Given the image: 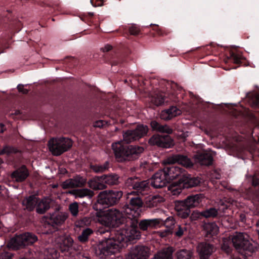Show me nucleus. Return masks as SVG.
<instances>
[{
    "label": "nucleus",
    "instance_id": "1",
    "mask_svg": "<svg viewBox=\"0 0 259 259\" xmlns=\"http://www.w3.org/2000/svg\"><path fill=\"white\" fill-rule=\"evenodd\" d=\"M135 191L127 192V198H130V205H125L123 213L126 217V225L117 230L114 236L100 242L96 249V253L101 258L118 252L120 249L127 245L131 240L139 238L140 233L138 230L137 218L140 215V208L143 202L139 197L130 198Z\"/></svg>",
    "mask_w": 259,
    "mask_h": 259
},
{
    "label": "nucleus",
    "instance_id": "2",
    "mask_svg": "<svg viewBox=\"0 0 259 259\" xmlns=\"http://www.w3.org/2000/svg\"><path fill=\"white\" fill-rule=\"evenodd\" d=\"M112 147L116 158L119 161L132 160L144 151V148L139 146L123 145L122 141L113 143Z\"/></svg>",
    "mask_w": 259,
    "mask_h": 259
},
{
    "label": "nucleus",
    "instance_id": "3",
    "mask_svg": "<svg viewBox=\"0 0 259 259\" xmlns=\"http://www.w3.org/2000/svg\"><path fill=\"white\" fill-rule=\"evenodd\" d=\"M99 222L106 226L116 227L123 223L127 218L123 212L116 209H109L102 212L98 213Z\"/></svg>",
    "mask_w": 259,
    "mask_h": 259
},
{
    "label": "nucleus",
    "instance_id": "4",
    "mask_svg": "<svg viewBox=\"0 0 259 259\" xmlns=\"http://www.w3.org/2000/svg\"><path fill=\"white\" fill-rule=\"evenodd\" d=\"M231 239L234 247L240 251L246 250L252 253L258 247L257 243L246 233L236 232L231 236Z\"/></svg>",
    "mask_w": 259,
    "mask_h": 259
},
{
    "label": "nucleus",
    "instance_id": "5",
    "mask_svg": "<svg viewBox=\"0 0 259 259\" xmlns=\"http://www.w3.org/2000/svg\"><path fill=\"white\" fill-rule=\"evenodd\" d=\"M48 146L52 154L59 156L72 147V141L68 138H53L48 141Z\"/></svg>",
    "mask_w": 259,
    "mask_h": 259
},
{
    "label": "nucleus",
    "instance_id": "6",
    "mask_svg": "<svg viewBox=\"0 0 259 259\" xmlns=\"http://www.w3.org/2000/svg\"><path fill=\"white\" fill-rule=\"evenodd\" d=\"M200 183V179L198 178H192L190 176L185 172L183 177L180 178L178 185L176 183L171 184L169 187V189L173 192L174 194H179L181 192L182 188H189L195 187Z\"/></svg>",
    "mask_w": 259,
    "mask_h": 259
},
{
    "label": "nucleus",
    "instance_id": "7",
    "mask_svg": "<svg viewBox=\"0 0 259 259\" xmlns=\"http://www.w3.org/2000/svg\"><path fill=\"white\" fill-rule=\"evenodd\" d=\"M120 191H104L98 196L97 203L103 206L112 205L115 204L122 197Z\"/></svg>",
    "mask_w": 259,
    "mask_h": 259
},
{
    "label": "nucleus",
    "instance_id": "8",
    "mask_svg": "<svg viewBox=\"0 0 259 259\" xmlns=\"http://www.w3.org/2000/svg\"><path fill=\"white\" fill-rule=\"evenodd\" d=\"M37 240L35 235L26 233L12 238L8 244V246L14 249H18L23 246L31 244Z\"/></svg>",
    "mask_w": 259,
    "mask_h": 259
},
{
    "label": "nucleus",
    "instance_id": "9",
    "mask_svg": "<svg viewBox=\"0 0 259 259\" xmlns=\"http://www.w3.org/2000/svg\"><path fill=\"white\" fill-rule=\"evenodd\" d=\"M148 131L147 125H139L135 130L123 132V140L126 143H132L145 136Z\"/></svg>",
    "mask_w": 259,
    "mask_h": 259
},
{
    "label": "nucleus",
    "instance_id": "10",
    "mask_svg": "<svg viewBox=\"0 0 259 259\" xmlns=\"http://www.w3.org/2000/svg\"><path fill=\"white\" fill-rule=\"evenodd\" d=\"M149 143L151 145H156L163 148H169L173 145V141L169 136L153 135L149 140Z\"/></svg>",
    "mask_w": 259,
    "mask_h": 259
},
{
    "label": "nucleus",
    "instance_id": "11",
    "mask_svg": "<svg viewBox=\"0 0 259 259\" xmlns=\"http://www.w3.org/2000/svg\"><path fill=\"white\" fill-rule=\"evenodd\" d=\"M229 206L228 205H225L224 203H222L218 210L214 208H210L201 212L195 211L193 212L192 215L194 218H200L201 217H203L206 218H213L218 214V211L224 212Z\"/></svg>",
    "mask_w": 259,
    "mask_h": 259
},
{
    "label": "nucleus",
    "instance_id": "12",
    "mask_svg": "<svg viewBox=\"0 0 259 259\" xmlns=\"http://www.w3.org/2000/svg\"><path fill=\"white\" fill-rule=\"evenodd\" d=\"M68 218V214L65 212H55L50 214L47 219L48 223L54 227L63 224Z\"/></svg>",
    "mask_w": 259,
    "mask_h": 259
},
{
    "label": "nucleus",
    "instance_id": "13",
    "mask_svg": "<svg viewBox=\"0 0 259 259\" xmlns=\"http://www.w3.org/2000/svg\"><path fill=\"white\" fill-rule=\"evenodd\" d=\"M169 182L163 169L160 170L155 173L151 180V185L155 188H162Z\"/></svg>",
    "mask_w": 259,
    "mask_h": 259
},
{
    "label": "nucleus",
    "instance_id": "14",
    "mask_svg": "<svg viewBox=\"0 0 259 259\" xmlns=\"http://www.w3.org/2000/svg\"><path fill=\"white\" fill-rule=\"evenodd\" d=\"M163 169L169 182L177 178H181L185 172L183 168L175 165L166 166Z\"/></svg>",
    "mask_w": 259,
    "mask_h": 259
},
{
    "label": "nucleus",
    "instance_id": "15",
    "mask_svg": "<svg viewBox=\"0 0 259 259\" xmlns=\"http://www.w3.org/2000/svg\"><path fill=\"white\" fill-rule=\"evenodd\" d=\"M148 249L144 246L133 247L128 254L126 259H147Z\"/></svg>",
    "mask_w": 259,
    "mask_h": 259
},
{
    "label": "nucleus",
    "instance_id": "16",
    "mask_svg": "<svg viewBox=\"0 0 259 259\" xmlns=\"http://www.w3.org/2000/svg\"><path fill=\"white\" fill-rule=\"evenodd\" d=\"M204 199L203 194H196L188 196L183 201H179L178 206L180 205H185L187 208H190L198 206Z\"/></svg>",
    "mask_w": 259,
    "mask_h": 259
},
{
    "label": "nucleus",
    "instance_id": "17",
    "mask_svg": "<svg viewBox=\"0 0 259 259\" xmlns=\"http://www.w3.org/2000/svg\"><path fill=\"white\" fill-rule=\"evenodd\" d=\"M215 153L212 151L203 152L196 153L194 156L195 162L201 165H208L212 163V157Z\"/></svg>",
    "mask_w": 259,
    "mask_h": 259
},
{
    "label": "nucleus",
    "instance_id": "18",
    "mask_svg": "<svg viewBox=\"0 0 259 259\" xmlns=\"http://www.w3.org/2000/svg\"><path fill=\"white\" fill-rule=\"evenodd\" d=\"M213 251V247L207 243H199L197 247V251L200 259H208Z\"/></svg>",
    "mask_w": 259,
    "mask_h": 259
},
{
    "label": "nucleus",
    "instance_id": "19",
    "mask_svg": "<svg viewBox=\"0 0 259 259\" xmlns=\"http://www.w3.org/2000/svg\"><path fill=\"white\" fill-rule=\"evenodd\" d=\"M176 162H178L187 167H191L193 165V163L190 159L186 156L181 155H174L168 158L166 161V163H174Z\"/></svg>",
    "mask_w": 259,
    "mask_h": 259
},
{
    "label": "nucleus",
    "instance_id": "20",
    "mask_svg": "<svg viewBox=\"0 0 259 259\" xmlns=\"http://www.w3.org/2000/svg\"><path fill=\"white\" fill-rule=\"evenodd\" d=\"M162 220L160 219H147L141 221L139 224L141 230L145 231L159 224Z\"/></svg>",
    "mask_w": 259,
    "mask_h": 259
},
{
    "label": "nucleus",
    "instance_id": "21",
    "mask_svg": "<svg viewBox=\"0 0 259 259\" xmlns=\"http://www.w3.org/2000/svg\"><path fill=\"white\" fill-rule=\"evenodd\" d=\"M56 242L59 244L61 250L63 252L69 250L72 245L73 241L69 237L62 236L57 238Z\"/></svg>",
    "mask_w": 259,
    "mask_h": 259
},
{
    "label": "nucleus",
    "instance_id": "22",
    "mask_svg": "<svg viewBox=\"0 0 259 259\" xmlns=\"http://www.w3.org/2000/svg\"><path fill=\"white\" fill-rule=\"evenodd\" d=\"M88 184L89 187L94 190H103L106 188L104 183L103 177H96L90 180Z\"/></svg>",
    "mask_w": 259,
    "mask_h": 259
},
{
    "label": "nucleus",
    "instance_id": "23",
    "mask_svg": "<svg viewBox=\"0 0 259 259\" xmlns=\"http://www.w3.org/2000/svg\"><path fill=\"white\" fill-rule=\"evenodd\" d=\"M164 198L160 195H150L146 198L145 203L148 207H154L164 202Z\"/></svg>",
    "mask_w": 259,
    "mask_h": 259
},
{
    "label": "nucleus",
    "instance_id": "24",
    "mask_svg": "<svg viewBox=\"0 0 259 259\" xmlns=\"http://www.w3.org/2000/svg\"><path fill=\"white\" fill-rule=\"evenodd\" d=\"M27 169L25 167H22L16 170L12 174V178L16 182H22L28 176Z\"/></svg>",
    "mask_w": 259,
    "mask_h": 259
},
{
    "label": "nucleus",
    "instance_id": "25",
    "mask_svg": "<svg viewBox=\"0 0 259 259\" xmlns=\"http://www.w3.org/2000/svg\"><path fill=\"white\" fill-rule=\"evenodd\" d=\"M69 193L73 195L75 198H81L84 197L91 198L94 195L93 191L87 188L73 190L69 191Z\"/></svg>",
    "mask_w": 259,
    "mask_h": 259
},
{
    "label": "nucleus",
    "instance_id": "26",
    "mask_svg": "<svg viewBox=\"0 0 259 259\" xmlns=\"http://www.w3.org/2000/svg\"><path fill=\"white\" fill-rule=\"evenodd\" d=\"M51 200L49 198H45L41 200L38 199L36 206V212L40 214L45 213L50 208Z\"/></svg>",
    "mask_w": 259,
    "mask_h": 259
},
{
    "label": "nucleus",
    "instance_id": "27",
    "mask_svg": "<svg viewBox=\"0 0 259 259\" xmlns=\"http://www.w3.org/2000/svg\"><path fill=\"white\" fill-rule=\"evenodd\" d=\"M38 198L34 196H30L26 198L22 202V204L25 209L28 210H33L35 206H37Z\"/></svg>",
    "mask_w": 259,
    "mask_h": 259
},
{
    "label": "nucleus",
    "instance_id": "28",
    "mask_svg": "<svg viewBox=\"0 0 259 259\" xmlns=\"http://www.w3.org/2000/svg\"><path fill=\"white\" fill-rule=\"evenodd\" d=\"M174 249L172 247H167L159 251L153 259H172V254Z\"/></svg>",
    "mask_w": 259,
    "mask_h": 259
},
{
    "label": "nucleus",
    "instance_id": "29",
    "mask_svg": "<svg viewBox=\"0 0 259 259\" xmlns=\"http://www.w3.org/2000/svg\"><path fill=\"white\" fill-rule=\"evenodd\" d=\"M204 230L206 235L212 236L216 235L219 232V227L213 223H206L204 225Z\"/></svg>",
    "mask_w": 259,
    "mask_h": 259
},
{
    "label": "nucleus",
    "instance_id": "30",
    "mask_svg": "<svg viewBox=\"0 0 259 259\" xmlns=\"http://www.w3.org/2000/svg\"><path fill=\"white\" fill-rule=\"evenodd\" d=\"M179 201L176 202L175 205V208L178 211V215L182 218H187L189 215L190 212L189 208L186 207L185 205H180L179 207H177Z\"/></svg>",
    "mask_w": 259,
    "mask_h": 259
},
{
    "label": "nucleus",
    "instance_id": "31",
    "mask_svg": "<svg viewBox=\"0 0 259 259\" xmlns=\"http://www.w3.org/2000/svg\"><path fill=\"white\" fill-rule=\"evenodd\" d=\"M176 254L177 259H194L193 252L190 250L181 249Z\"/></svg>",
    "mask_w": 259,
    "mask_h": 259
},
{
    "label": "nucleus",
    "instance_id": "32",
    "mask_svg": "<svg viewBox=\"0 0 259 259\" xmlns=\"http://www.w3.org/2000/svg\"><path fill=\"white\" fill-rule=\"evenodd\" d=\"M104 183L113 185H116L118 183V177L116 175H110L108 176H103Z\"/></svg>",
    "mask_w": 259,
    "mask_h": 259
},
{
    "label": "nucleus",
    "instance_id": "33",
    "mask_svg": "<svg viewBox=\"0 0 259 259\" xmlns=\"http://www.w3.org/2000/svg\"><path fill=\"white\" fill-rule=\"evenodd\" d=\"M72 182V186L74 187H81L86 183V180L80 176H76L70 179Z\"/></svg>",
    "mask_w": 259,
    "mask_h": 259
},
{
    "label": "nucleus",
    "instance_id": "34",
    "mask_svg": "<svg viewBox=\"0 0 259 259\" xmlns=\"http://www.w3.org/2000/svg\"><path fill=\"white\" fill-rule=\"evenodd\" d=\"M148 189V183L147 181H140L138 180L137 184L135 187L134 190H136L138 192L142 193L143 191L146 190Z\"/></svg>",
    "mask_w": 259,
    "mask_h": 259
},
{
    "label": "nucleus",
    "instance_id": "35",
    "mask_svg": "<svg viewBox=\"0 0 259 259\" xmlns=\"http://www.w3.org/2000/svg\"><path fill=\"white\" fill-rule=\"evenodd\" d=\"M93 233V231L90 228H87L83 230L80 235L78 236V239L81 242L87 240L88 237Z\"/></svg>",
    "mask_w": 259,
    "mask_h": 259
},
{
    "label": "nucleus",
    "instance_id": "36",
    "mask_svg": "<svg viewBox=\"0 0 259 259\" xmlns=\"http://www.w3.org/2000/svg\"><path fill=\"white\" fill-rule=\"evenodd\" d=\"M164 96L162 94L156 95L152 97L151 101L156 106L161 105L164 102Z\"/></svg>",
    "mask_w": 259,
    "mask_h": 259
},
{
    "label": "nucleus",
    "instance_id": "37",
    "mask_svg": "<svg viewBox=\"0 0 259 259\" xmlns=\"http://www.w3.org/2000/svg\"><path fill=\"white\" fill-rule=\"evenodd\" d=\"M107 162L103 165H95L91 166L92 169L96 172H102L105 171L108 167Z\"/></svg>",
    "mask_w": 259,
    "mask_h": 259
},
{
    "label": "nucleus",
    "instance_id": "38",
    "mask_svg": "<svg viewBox=\"0 0 259 259\" xmlns=\"http://www.w3.org/2000/svg\"><path fill=\"white\" fill-rule=\"evenodd\" d=\"M139 179L137 178H130L127 179L125 182V184L127 187L129 188H132L133 189H135Z\"/></svg>",
    "mask_w": 259,
    "mask_h": 259
},
{
    "label": "nucleus",
    "instance_id": "39",
    "mask_svg": "<svg viewBox=\"0 0 259 259\" xmlns=\"http://www.w3.org/2000/svg\"><path fill=\"white\" fill-rule=\"evenodd\" d=\"M167 110L168 111V114L171 119L181 113V111L176 107H171L168 109H167Z\"/></svg>",
    "mask_w": 259,
    "mask_h": 259
},
{
    "label": "nucleus",
    "instance_id": "40",
    "mask_svg": "<svg viewBox=\"0 0 259 259\" xmlns=\"http://www.w3.org/2000/svg\"><path fill=\"white\" fill-rule=\"evenodd\" d=\"M69 209L73 216H76L78 212V204L75 202L71 203L69 206Z\"/></svg>",
    "mask_w": 259,
    "mask_h": 259
},
{
    "label": "nucleus",
    "instance_id": "41",
    "mask_svg": "<svg viewBox=\"0 0 259 259\" xmlns=\"http://www.w3.org/2000/svg\"><path fill=\"white\" fill-rule=\"evenodd\" d=\"M16 150L12 147L5 146L3 149L0 151V155L7 154L9 155L16 152Z\"/></svg>",
    "mask_w": 259,
    "mask_h": 259
},
{
    "label": "nucleus",
    "instance_id": "42",
    "mask_svg": "<svg viewBox=\"0 0 259 259\" xmlns=\"http://www.w3.org/2000/svg\"><path fill=\"white\" fill-rule=\"evenodd\" d=\"M229 239L226 238L223 240V242L222 245V248L224 250H225L226 252L229 253L230 250V239H231V237H229Z\"/></svg>",
    "mask_w": 259,
    "mask_h": 259
},
{
    "label": "nucleus",
    "instance_id": "43",
    "mask_svg": "<svg viewBox=\"0 0 259 259\" xmlns=\"http://www.w3.org/2000/svg\"><path fill=\"white\" fill-rule=\"evenodd\" d=\"M160 133H166V134H171L172 132V130L171 128H170L167 125H161L159 130L158 131Z\"/></svg>",
    "mask_w": 259,
    "mask_h": 259
},
{
    "label": "nucleus",
    "instance_id": "44",
    "mask_svg": "<svg viewBox=\"0 0 259 259\" xmlns=\"http://www.w3.org/2000/svg\"><path fill=\"white\" fill-rule=\"evenodd\" d=\"M59 256L58 252L54 249H51L48 255V259H57Z\"/></svg>",
    "mask_w": 259,
    "mask_h": 259
},
{
    "label": "nucleus",
    "instance_id": "45",
    "mask_svg": "<svg viewBox=\"0 0 259 259\" xmlns=\"http://www.w3.org/2000/svg\"><path fill=\"white\" fill-rule=\"evenodd\" d=\"M61 186L64 189L73 188L72 186V182L70 179L63 182L61 184Z\"/></svg>",
    "mask_w": 259,
    "mask_h": 259
},
{
    "label": "nucleus",
    "instance_id": "46",
    "mask_svg": "<svg viewBox=\"0 0 259 259\" xmlns=\"http://www.w3.org/2000/svg\"><path fill=\"white\" fill-rule=\"evenodd\" d=\"M160 118L164 120L171 119L170 116L168 114V111L167 110V109L161 111L160 113Z\"/></svg>",
    "mask_w": 259,
    "mask_h": 259
},
{
    "label": "nucleus",
    "instance_id": "47",
    "mask_svg": "<svg viewBox=\"0 0 259 259\" xmlns=\"http://www.w3.org/2000/svg\"><path fill=\"white\" fill-rule=\"evenodd\" d=\"M185 231H186V228L185 227L178 226V230L176 232V235L177 236L181 237L184 234Z\"/></svg>",
    "mask_w": 259,
    "mask_h": 259
},
{
    "label": "nucleus",
    "instance_id": "48",
    "mask_svg": "<svg viewBox=\"0 0 259 259\" xmlns=\"http://www.w3.org/2000/svg\"><path fill=\"white\" fill-rule=\"evenodd\" d=\"M160 125L161 124L156 121H152L151 122V127L154 131L158 132Z\"/></svg>",
    "mask_w": 259,
    "mask_h": 259
},
{
    "label": "nucleus",
    "instance_id": "49",
    "mask_svg": "<svg viewBox=\"0 0 259 259\" xmlns=\"http://www.w3.org/2000/svg\"><path fill=\"white\" fill-rule=\"evenodd\" d=\"M139 32V29L136 25L132 26L130 28V32L132 35H136L138 34Z\"/></svg>",
    "mask_w": 259,
    "mask_h": 259
},
{
    "label": "nucleus",
    "instance_id": "50",
    "mask_svg": "<svg viewBox=\"0 0 259 259\" xmlns=\"http://www.w3.org/2000/svg\"><path fill=\"white\" fill-rule=\"evenodd\" d=\"M106 124H107V122L102 120H100L96 121L94 123V126L95 127H102Z\"/></svg>",
    "mask_w": 259,
    "mask_h": 259
},
{
    "label": "nucleus",
    "instance_id": "51",
    "mask_svg": "<svg viewBox=\"0 0 259 259\" xmlns=\"http://www.w3.org/2000/svg\"><path fill=\"white\" fill-rule=\"evenodd\" d=\"M81 223L82 224L85 225V226H88V225H89L91 224V222H92V219L90 218H87V217H85V218H84L82 220H81Z\"/></svg>",
    "mask_w": 259,
    "mask_h": 259
},
{
    "label": "nucleus",
    "instance_id": "52",
    "mask_svg": "<svg viewBox=\"0 0 259 259\" xmlns=\"http://www.w3.org/2000/svg\"><path fill=\"white\" fill-rule=\"evenodd\" d=\"M17 89L19 92L22 93V94H27L28 92V90L26 89H24V85L21 84H19L17 86Z\"/></svg>",
    "mask_w": 259,
    "mask_h": 259
},
{
    "label": "nucleus",
    "instance_id": "53",
    "mask_svg": "<svg viewBox=\"0 0 259 259\" xmlns=\"http://www.w3.org/2000/svg\"><path fill=\"white\" fill-rule=\"evenodd\" d=\"M231 58L233 62L236 64H238L240 62V58L236 54H232Z\"/></svg>",
    "mask_w": 259,
    "mask_h": 259
},
{
    "label": "nucleus",
    "instance_id": "54",
    "mask_svg": "<svg viewBox=\"0 0 259 259\" xmlns=\"http://www.w3.org/2000/svg\"><path fill=\"white\" fill-rule=\"evenodd\" d=\"M170 222V224L172 226L175 224V220L172 217H168L167 218L165 222V224L168 223V222Z\"/></svg>",
    "mask_w": 259,
    "mask_h": 259
},
{
    "label": "nucleus",
    "instance_id": "55",
    "mask_svg": "<svg viewBox=\"0 0 259 259\" xmlns=\"http://www.w3.org/2000/svg\"><path fill=\"white\" fill-rule=\"evenodd\" d=\"M189 136V134H188V132H183V133H182L181 134H180L179 135V137L180 138H182L184 140L186 139V138L188 137Z\"/></svg>",
    "mask_w": 259,
    "mask_h": 259
},
{
    "label": "nucleus",
    "instance_id": "56",
    "mask_svg": "<svg viewBox=\"0 0 259 259\" xmlns=\"http://www.w3.org/2000/svg\"><path fill=\"white\" fill-rule=\"evenodd\" d=\"M259 183V179L257 178H253L252 180V185L256 186Z\"/></svg>",
    "mask_w": 259,
    "mask_h": 259
},
{
    "label": "nucleus",
    "instance_id": "57",
    "mask_svg": "<svg viewBox=\"0 0 259 259\" xmlns=\"http://www.w3.org/2000/svg\"><path fill=\"white\" fill-rule=\"evenodd\" d=\"M111 49V47L110 46L107 45L105 46L104 48H102V50L104 52L109 51Z\"/></svg>",
    "mask_w": 259,
    "mask_h": 259
},
{
    "label": "nucleus",
    "instance_id": "58",
    "mask_svg": "<svg viewBox=\"0 0 259 259\" xmlns=\"http://www.w3.org/2000/svg\"><path fill=\"white\" fill-rule=\"evenodd\" d=\"M6 130V127L3 123H0V133H3Z\"/></svg>",
    "mask_w": 259,
    "mask_h": 259
},
{
    "label": "nucleus",
    "instance_id": "59",
    "mask_svg": "<svg viewBox=\"0 0 259 259\" xmlns=\"http://www.w3.org/2000/svg\"><path fill=\"white\" fill-rule=\"evenodd\" d=\"M255 104L257 106H259V95H255Z\"/></svg>",
    "mask_w": 259,
    "mask_h": 259
},
{
    "label": "nucleus",
    "instance_id": "60",
    "mask_svg": "<svg viewBox=\"0 0 259 259\" xmlns=\"http://www.w3.org/2000/svg\"><path fill=\"white\" fill-rule=\"evenodd\" d=\"M169 233V231H166L165 232H164V233H160V232H158V233L160 234V235L161 236V237H164L166 235H167V234H168Z\"/></svg>",
    "mask_w": 259,
    "mask_h": 259
},
{
    "label": "nucleus",
    "instance_id": "61",
    "mask_svg": "<svg viewBox=\"0 0 259 259\" xmlns=\"http://www.w3.org/2000/svg\"><path fill=\"white\" fill-rule=\"evenodd\" d=\"M231 204L232 205H235V206H237V203L236 201H232V202H231Z\"/></svg>",
    "mask_w": 259,
    "mask_h": 259
},
{
    "label": "nucleus",
    "instance_id": "62",
    "mask_svg": "<svg viewBox=\"0 0 259 259\" xmlns=\"http://www.w3.org/2000/svg\"><path fill=\"white\" fill-rule=\"evenodd\" d=\"M15 113H16V114H19V113H20V112H19V111H16V112H15Z\"/></svg>",
    "mask_w": 259,
    "mask_h": 259
},
{
    "label": "nucleus",
    "instance_id": "63",
    "mask_svg": "<svg viewBox=\"0 0 259 259\" xmlns=\"http://www.w3.org/2000/svg\"><path fill=\"white\" fill-rule=\"evenodd\" d=\"M3 161L2 159H0V165L2 163Z\"/></svg>",
    "mask_w": 259,
    "mask_h": 259
},
{
    "label": "nucleus",
    "instance_id": "64",
    "mask_svg": "<svg viewBox=\"0 0 259 259\" xmlns=\"http://www.w3.org/2000/svg\"><path fill=\"white\" fill-rule=\"evenodd\" d=\"M257 141H258V143H259V137H258V138Z\"/></svg>",
    "mask_w": 259,
    "mask_h": 259
}]
</instances>
